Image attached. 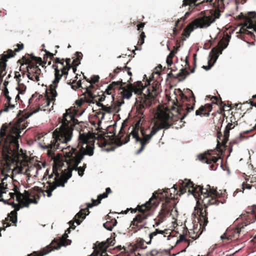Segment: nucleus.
<instances>
[{
	"mask_svg": "<svg viewBox=\"0 0 256 256\" xmlns=\"http://www.w3.org/2000/svg\"><path fill=\"white\" fill-rule=\"evenodd\" d=\"M174 94L178 96L176 102L174 103L176 107L174 106L172 112L167 108H159L154 116L155 120L153 122L152 126H149L146 128H141L140 132L142 138L138 136V128L133 127L130 134L136 142L140 143V148L137 151L136 154H140L149 143L152 138L160 130L168 129L170 127L176 124L178 122V126L181 128L184 123L183 119L194 110L196 98L192 90H187V95H185L180 88L174 90Z\"/></svg>",
	"mask_w": 256,
	"mask_h": 256,
	"instance_id": "nucleus-1",
	"label": "nucleus"
},
{
	"mask_svg": "<svg viewBox=\"0 0 256 256\" xmlns=\"http://www.w3.org/2000/svg\"><path fill=\"white\" fill-rule=\"evenodd\" d=\"M117 224V221L115 218H114L113 220H111V221H106L105 223L104 224V227L108 230H112V228L114 226H116Z\"/></svg>",
	"mask_w": 256,
	"mask_h": 256,
	"instance_id": "nucleus-39",
	"label": "nucleus"
},
{
	"mask_svg": "<svg viewBox=\"0 0 256 256\" xmlns=\"http://www.w3.org/2000/svg\"><path fill=\"white\" fill-rule=\"evenodd\" d=\"M212 110V106L210 104L202 106L198 110L196 111V116H209L210 112Z\"/></svg>",
	"mask_w": 256,
	"mask_h": 256,
	"instance_id": "nucleus-30",
	"label": "nucleus"
},
{
	"mask_svg": "<svg viewBox=\"0 0 256 256\" xmlns=\"http://www.w3.org/2000/svg\"><path fill=\"white\" fill-rule=\"evenodd\" d=\"M174 50H172L170 52V53L168 56L167 58H166V61L167 64L168 66H170L172 64V58L174 57V54L177 52L176 48L175 46H174Z\"/></svg>",
	"mask_w": 256,
	"mask_h": 256,
	"instance_id": "nucleus-41",
	"label": "nucleus"
},
{
	"mask_svg": "<svg viewBox=\"0 0 256 256\" xmlns=\"http://www.w3.org/2000/svg\"><path fill=\"white\" fill-rule=\"evenodd\" d=\"M14 208L16 210H12L8 215V217L4 220L3 224L4 228L10 226L12 222L14 226H16L17 222V212L16 211L18 210L20 208V206L18 204H14Z\"/></svg>",
	"mask_w": 256,
	"mask_h": 256,
	"instance_id": "nucleus-23",
	"label": "nucleus"
},
{
	"mask_svg": "<svg viewBox=\"0 0 256 256\" xmlns=\"http://www.w3.org/2000/svg\"><path fill=\"white\" fill-rule=\"evenodd\" d=\"M220 12L218 8L210 11V15L200 16L190 23L184 30L182 36L188 38L190 32L196 28H206L214 22L216 19L219 18Z\"/></svg>",
	"mask_w": 256,
	"mask_h": 256,
	"instance_id": "nucleus-7",
	"label": "nucleus"
},
{
	"mask_svg": "<svg viewBox=\"0 0 256 256\" xmlns=\"http://www.w3.org/2000/svg\"><path fill=\"white\" fill-rule=\"evenodd\" d=\"M107 133L101 132V133L98 136V144L100 147H105L108 145H110L112 143H114L118 146H122L124 144H126L128 142L130 136H127L126 138V140L123 142L121 140L120 135L123 133L122 128L120 129L118 135L116 136L114 126H109L108 128Z\"/></svg>",
	"mask_w": 256,
	"mask_h": 256,
	"instance_id": "nucleus-9",
	"label": "nucleus"
},
{
	"mask_svg": "<svg viewBox=\"0 0 256 256\" xmlns=\"http://www.w3.org/2000/svg\"><path fill=\"white\" fill-rule=\"evenodd\" d=\"M18 62L20 64V71H22L23 70H26V66H28V64L26 62H25V61L24 60H23V57L21 59L19 60Z\"/></svg>",
	"mask_w": 256,
	"mask_h": 256,
	"instance_id": "nucleus-49",
	"label": "nucleus"
},
{
	"mask_svg": "<svg viewBox=\"0 0 256 256\" xmlns=\"http://www.w3.org/2000/svg\"><path fill=\"white\" fill-rule=\"evenodd\" d=\"M211 100H212V103H213V104H220V106H222V104H224L223 102L222 101V99L220 98H218L216 96H213Z\"/></svg>",
	"mask_w": 256,
	"mask_h": 256,
	"instance_id": "nucleus-48",
	"label": "nucleus"
},
{
	"mask_svg": "<svg viewBox=\"0 0 256 256\" xmlns=\"http://www.w3.org/2000/svg\"><path fill=\"white\" fill-rule=\"evenodd\" d=\"M145 24L144 22H140V24L137 25L138 30H141L144 27Z\"/></svg>",
	"mask_w": 256,
	"mask_h": 256,
	"instance_id": "nucleus-63",
	"label": "nucleus"
},
{
	"mask_svg": "<svg viewBox=\"0 0 256 256\" xmlns=\"http://www.w3.org/2000/svg\"><path fill=\"white\" fill-rule=\"evenodd\" d=\"M75 56H76V58L79 61H80L82 58V54L81 52H76L75 53Z\"/></svg>",
	"mask_w": 256,
	"mask_h": 256,
	"instance_id": "nucleus-57",
	"label": "nucleus"
},
{
	"mask_svg": "<svg viewBox=\"0 0 256 256\" xmlns=\"http://www.w3.org/2000/svg\"><path fill=\"white\" fill-rule=\"evenodd\" d=\"M190 73L186 70V69L182 68L180 71L176 76V78H178L180 81H182L185 79L186 76L189 75Z\"/></svg>",
	"mask_w": 256,
	"mask_h": 256,
	"instance_id": "nucleus-40",
	"label": "nucleus"
},
{
	"mask_svg": "<svg viewBox=\"0 0 256 256\" xmlns=\"http://www.w3.org/2000/svg\"><path fill=\"white\" fill-rule=\"evenodd\" d=\"M23 60L28 64L26 68V69L27 77L31 80L34 82H38L41 76H42L39 65L31 58V56H28L26 54L23 56Z\"/></svg>",
	"mask_w": 256,
	"mask_h": 256,
	"instance_id": "nucleus-13",
	"label": "nucleus"
},
{
	"mask_svg": "<svg viewBox=\"0 0 256 256\" xmlns=\"http://www.w3.org/2000/svg\"><path fill=\"white\" fill-rule=\"evenodd\" d=\"M56 64H53L52 68L54 70V79L52 81V84L49 86L50 92L47 93L46 96V99L44 100V106L42 108L38 106V108L34 110L32 112L28 114V117L32 115L34 113H36L40 110H50V108H48V107L50 102H54L56 100V97L58 96L57 92L56 90L58 87V83L60 82V68H58V66Z\"/></svg>",
	"mask_w": 256,
	"mask_h": 256,
	"instance_id": "nucleus-10",
	"label": "nucleus"
},
{
	"mask_svg": "<svg viewBox=\"0 0 256 256\" xmlns=\"http://www.w3.org/2000/svg\"><path fill=\"white\" fill-rule=\"evenodd\" d=\"M250 101L252 106L256 107V94L253 96L252 100H250Z\"/></svg>",
	"mask_w": 256,
	"mask_h": 256,
	"instance_id": "nucleus-59",
	"label": "nucleus"
},
{
	"mask_svg": "<svg viewBox=\"0 0 256 256\" xmlns=\"http://www.w3.org/2000/svg\"><path fill=\"white\" fill-rule=\"evenodd\" d=\"M246 20H248L250 23L248 28H252L253 30L256 32V12H250L249 16L246 17Z\"/></svg>",
	"mask_w": 256,
	"mask_h": 256,
	"instance_id": "nucleus-34",
	"label": "nucleus"
},
{
	"mask_svg": "<svg viewBox=\"0 0 256 256\" xmlns=\"http://www.w3.org/2000/svg\"><path fill=\"white\" fill-rule=\"evenodd\" d=\"M80 64V61L78 60L76 58L74 59L72 62V66H78Z\"/></svg>",
	"mask_w": 256,
	"mask_h": 256,
	"instance_id": "nucleus-64",
	"label": "nucleus"
},
{
	"mask_svg": "<svg viewBox=\"0 0 256 256\" xmlns=\"http://www.w3.org/2000/svg\"><path fill=\"white\" fill-rule=\"evenodd\" d=\"M242 218L246 224H250L256 220V205H253L250 212L242 214Z\"/></svg>",
	"mask_w": 256,
	"mask_h": 256,
	"instance_id": "nucleus-24",
	"label": "nucleus"
},
{
	"mask_svg": "<svg viewBox=\"0 0 256 256\" xmlns=\"http://www.w3.org/2000/svg\"><path fill=\"white\" fill-rule=\"evenodd\" d=\"M136 246L138 248L144 249L146 248L145 244V241L142 238H138L136 241Z\"/></svg>",
	"mask_w": 256,
	"mask_h": 256,
	"instance_id": "nucleus-46",
	"label": "nucleus"
},
{
	"mask_svg": "<svg viewBox=\"0 0 256 256\" xmlns=\"http://www.w3.org/2000/svg\"><path fill=\"white\" fill-rule=\"evenodd\" d=\"M182 241H187V240H186V238H185V235H184V232H183V234H181L180 236V239L177 240L176 243L178 244V243H179V242H182Z\"/></svg>",
	"mask_w": 256,
	"mask_h": 256,
	"instance_id": "nucleus-60",
	"label": "nucleus"
},
{
	"mask_svg": "<svg viewBox=\"0 0 256 256\" xmlns=\"http://www.w3.org/2000/svg\"><path fill=\"white\" fill-rule=\"evenodd\" d=\"M52 172L56 175V177L54 178V181L52 182H48V186L47 187V190L46 192L47 193V196L48 197H50L52 195V192L56 189L58 186H64V184L68 181V180L71 178V172L70 171L68 173V175L66 178H62V177L60 175V173L58 172V170L56 167V166H54L52 168Z\"/></svg>",
	"mask_w": 256,
	"mask_h": 256,
	"instance_id": "nucleus-15",
	"label": "nucleus"
},
{
	"mask_svg": "<svg viewBox=\"0 0 256 256\" xmlns=\"http://www.w3.org/2000/svg\"><path fill=\"white\" fill-rule=\"evenodd\" d=\"M233 112L231 113L232 116L230 118L229 122L238 125V119L236 118L235 116L233 114Z\"/></svg>",
	"mask_w": 256,
	"mask_h": 256,
	"instance_id": "nucleus-53",
	"label": "nucleus"
},
{
	"mask_svg": "<svg viewBox=\"0 0 256 256\" xmlns=\"http://www.w3.org/2000/svg\"><path fill=\"white\" fill-rule=\"evenodd\" d=\"M195 211L196 212V214L198 215V223L199 228H198V224L194 226L193 230H190V231H188V228H186V234L188 232V235L190 238L192 239L196 240L198 238L202 232L203 231L205 230L206 226L207 225L208 221V212L206 210L204 209L202 207L195 208Z\"/></svg>",
	"mask_w": 256,
	"mask_h": 256,
	"instance_id": "nucleus-11",
	"label": "nucleus"
},
{
	"mask_svg": "<svg viewBox=\"0 0 256 256\" xmlns=\"http://www.w3.org/2000/svg\"><path fill=\"white\" fill-rule=\"evenodd\" d=\"M175 200L174 196H172V194L170 192L169 188L159 189L155 191L149 200L144 204L138 205L136 208H129L132 213H136L137 211L140 212L133 219L130 226L132 229H136L134 232L146 228L147 224L146 220L150 215V211L156 208L160 202L161 208L156 218L154 219L156 222L153 225L154 227L160 225L167 217L176 216L178 211Z\"/></svg>",
	"mask_w": 256,
	"mask_h": 256,
	"instance_id": "nucleus-2",
	"label": "nucleus"
},
{
	"mask_svg": "<svg viewBox=\"0 0 256 256\" xmlns=\"http://www.w3.org/2000/svg\"><path fill=\"white\" fill-rule=\"evenodd\" d=\"M15 108V104H12L11 102H6L4 104V108L3 109H2L0 111V112H8L10 110H13Z\"/></svg>",
	"mask_w": 256,
	"mask_h": 256,
	"instance_id": "nucleus-42",
	"label": "nucleus"
},
{
	"mask_svg": "<svg viewBox=\"0 0 256 256\" xmlns=\"http://www.w3.org/2000/svg\"><path fill=\"white\" fill-rule=\"evenodd\" d=\"M18 188L16 186H14V193H10V196L14 198L16 195V200L20 203L22 207H28L30 204H38V199H39L40 196L34 190H24V193H21L18 191Z\"/></svg>",
	"mask_w": 256,
	"mask_h": 256,
	"instance_id": "nucleus-12",
	"label": "nucleus"
},
{
	"mask_svg": "<svg viewBox=\"0 0 256 256\" xmlns=\"http://www.w3.org/2000/svg\"><path fill=\"white\" fill-rule=\"evenodd\" d=\"M236 124L228 122L224 132V134L220 132H218V144L216 148L220 150V147L224 148L226 147V144L228 140L230 130L234 128Z\"/></svg>",
	"mask_w": 256,
	"mask_h": 256,
	"instance_id": "nucleus-17",
	"label": "nucleus"
},
{
	"mask_svg": "<svg viewBox=\"0 0 256 256\" xmlns=\"http://www.w3.org/2000/svg\"><path fill=\"white\" fill-rule=\"evenodd\" d=\"M243 189L246 188L248 190H254V184H248L247 182H244L242 184Z\"/></svg>",
	"mask_w": 256,
	"mask_h": 256,
	"instance_id": "nucleus-54",
	"label": "nucleus"
},
{
	"mask_svg": "<svg viewBox=\"0 0 256 256\" xmlns=\"http://www.w3.org/2000/svg\"><path fill=\"white\" fill-rule=\"evenodd\" d=\"M69 67H65L63 66L60 68V80L62 78V76H64L66 78L68 73V71L70 68H68Z\"/></svg>",
	"mask_w": 256,
	"mask_h": 256,
	"instance_id": "nucleus-44",
	"label": "nucleus"
},
{
	"mask_svg": "<svg viewBox=\"0 0 256 256\" xmlns=\"http://www.w3.org/2000/svg\"><path fill=\"white\" fill-rule=\"evenodd\" d=\"M20 76L21 74L19 73V72H15V78H16V81L18 82V84L20 85V82L21 81V79L20 78Z\"/></svg>",
	"mask_w": 256,
	"mask_h": 256,
	"instance_id": "nucleus-58",
	"label": "nucleus"
},
{
	"mask_svg": "<svg viewBox=\"0 0 256 256\" xmlns=\"http://www.w3.org/2000/svg\"><path fill=\"white\" fill-rule=\"evenodd\" d=\"M126 84V82H122V80L120 78L117 82H112L110 84L104 92L108 95H111V98L112 99V101L114 100V93H115V90H118V91L121 90L122 89L123 86Z\"/></svg>",
	"mask_w": 256,
	"mask_h": 256,
	"instance_id": "nucleus-20",
	"label": "nucleus"
},
{
	"mask_svg": "<svg viewBox=\"0 0 256 256\" xmlns=\"http://www.w3.org/2000/svg\"><path fill=\"white\" fill-rule=\"evenodd\" d=\"M194 8H190V6H189L188 10L190 12H186L184 17H182L180 20H178L176 21V24H175L176 27L173 29L172 34H173L174 36H176L178 34V33L179 32L180 30V28L182 27V23L180 24V22H184V20H186V19L190 16V12L192 11Z\"/></svg>",
	"mask_w": 256,
	"mask_h": 256,
	"instance_id": "nucleus-29",
	"label": "nucleus"
},
{
	"mask_svg": "<svg viewBox=\"0 0 256 256\" xmlns=\"http://www.w3.org/2000/svg\"><path fill=\"white\" fill-rule=\"evenodd\" d=\"M145 38H146V36H145L144 32H142L140 34V38L138 42V44L140 45V46L142 44L144 43Z\"/></svg>",
	"mask_w": 256,
	"mask_h": 256,
	"instance_id": "nucleus-51",
	"label": "nucleus"
},
{
	"mask_svg": "<svg viewBox=\"0 0 256 256\" xmlns=\"http://www.w3.org/2000/svg\"><path fill=\"white\" fill-rule=\"evenodd\" d=\"M94 136L90 132L86 133L80 131L78 136V143L76 147L68 146L64 148H60L64 154L66 162L68 165V171L62 172L61 176L64 178L67 177L70 171L72 175L73 170H78V175H84L86 164L83 167H78V164L84 158V155L92 156L94 154Z\"/></svg>",
	"mask_w": 256,
	"mask_h": 256,
	"instance_id": "nucleus-3",
	"label": "nucleus"
},
{
	"mask_svg": "<svg viewBox=\"0 0 256 256\" xmlns=\"http://www.w3.org/2000/svg\"><path fill=\"white\" fill-rule=\"evenodd\" d=\"M132 84L133 85L132 90L138 96L144 94V93H142V90L146 86H147L146 84L144 85L141 81H137L134 84Z\"/></svg>",
	"mask_w": 256,
	"mask_h": 256,
	"instance_id": "nucleus-32",
	"label": "nucleus"
},
{
	"mask_svg": "<svg viewBox=\"0 0 256 256\" xmlns=\"http://www.w3.org/2000/svg\"><path fill=\"white\" fill-rule=\"evenodd\" d=\"M122 70H123L122 68L118 66L116 67V68L113 70L112 72L109 74L110 80H114L116 76Z\"/></svg>",
	"mask_w": 256,
	"mask_h": 256,
	"instance_id": "nucleus-43",
	"label": "nucleus"
},
{
	"mask_svg": "<svg viewBox=\"0 0 256 256\" xmlns=\"http://www.w3.org/2000/svg\"><path fill=\"white\" fill-rule=\"evenodd\" d=\"M164 234V232L162 230H160L158 229H156V230L152 232H151L150 234H149V238H150V241L147 242H146V244H150L151 243V240H152V238H154V236H156L158 234Z\"/></svg>",
	"mask_w": 256,
	"mask_h": 256,
	"instance_id": "nucleus-45",
	"label": "nucleus"
},
{
	"mask_svg": "<svg viewBox=\"0 0 256 256\" xmlns=\"http://www.w3.org/2000/svg\"><path fill=\"white\" fill-rule=\"evenodd\" d=\"M112 108L111 106H107L104 105L102 108L100 109V111L97 112V116L101 120H103L104 118L105 113H111Z\"/></svg>",
	"mask_w": 256,
	"mask_h": 256,
	"instance_id": "nucleus-36",
	"label": "nucleus"
},
{
	"mask_svg": "<svg viewBox=\"0 0 256 256\" xmlns=\"http://www.w3.org/2000/svg\"><path fill=\"white\" fill-rule=\"evenodd\" d=\"M44 51L46 52V54L43 57V60H42L40 57L34 56L32 54H28V56H31L32 60H34L36 64H38L39 66H42L44 67L43 64H46L48 58L50 60H50H52L53 61L54 58L53 56L52 53L46 50H44Z\"/></svg>",
	"mask_w": 256,
	"mask_h": 256,
	"instance_id": "nucleus-22",
	"label": "nucleus"
},
{
	"mask_svg": "<svg viewBox=\"0 0 256 256\" xmlns=\"http://www.w3.org/2000/svg\"><path fill=\"white\" fill-rule=\"evenodd\" d=\"M88 213L89 210L88 208L82 209L78 213H77L74 216V220H70L68 222L70 228L67 230L68 232H70V228L73 230L75 229L76 226L74 224V222H76L78 225L80 224L82 221L80 220L79 219H84L86 218V215L88 214Z\"/></svg>",
	"mask_w": 256,
	"mask_h": 256,
	"instance_id": "nucleus-21",
	"label": "nucleus"
},
{
	"mask_svg": "<svg viewBox=\"0 0 256 256\" xmlns=\"http://www.w3.org/2000/svg\"><path fill=\"white\" fill-rule=\"evenodd\" d=\"M133 85L132 84H128L126 86H123L121 90L120 94L123 98L129 99L132 96V93L134 92L132 90Z\"/></svg>",
	"mask_w": 256,
	"mask_h": 256,
	"instance_id": "nucleus-31",
	"label": "nucleus"
},
{
	"mask_svg": "<svg viewBox=\"0 0 256 256\" xmlns=\"http://www.w3.org/2000/svg\"><path fill=\"white\" fill-rule=\"evenodd\" d=\"M242 214L240 216V218H237L236 220L240 222L238 226H235L229 227L227 228L226 232L220 236L221 239L224 241V240H238L242 231V230L245 226L248 225L246 224L242 218Z\"/></svg>",
	"mask_w": 256,
	"mask_h": 256,
	"instance_id": "nucleus-14",
	"label": "nucleus"
},
{
	"mask_svg": "<svg viewBox=\"0 0 256 256\" xmlns=\"http://www.w3.org/2000/svg\"><path fill=\"white\" fill-rule=\"evenodd\" d=\"M20 85L19 84H18V92L20 94H23L24 92L26 90V86L23 84H21L20 82Z\"/></svg>",
	"mask_w": 256,
	"mask_h": 256,
	"instance_id": "nucleus-52",
	"label": "nucleus"
},
{
	"mask_svg": "<svg viewBox=\"0 0 256 256\" xmlns=\"http://www.w3.org/2000/svg\"><path fill=\"white\" fill-rule=\"evenodd\" d=\"M178 185V190L176 184H174L172 188H174V192H176V195L180 196L186 193L187 190L188 194H190L194 184L190 180L186 178L184 180H180Z\"/></svg>",
	"mask_w": 256,
	"mask_h": 256,
	"instance_id": "nucleus-19",
	"label": "nucleus"
},
{
	"mask_svg": "<svg viewBox=\"0 0 256 256\" xmlns=\"http://www.w3.org/2000/svg\"><path fill=\"white\" fill-rule=\"evenodd\" d=\"M75 78H76V80H73L72 82L70 80V82L68 83L69 84L71 85V88L74 90H76L80 88H84V87L82 86L81 80H79L76 82V80L78 79L77 75L76 76Z\"/></svg>",
	"mask_w": 256,
	"mask_h": 256,
	"instance_id": "nucleus-38",
	"label": "nucleus"
},
{
	"mask_svg": "<svg viewBox=\"0 0 256 256\" xmlns=\"http://www.w3.org/2000/svg\"><path fill=\"white\" fill-rule=\"evenodd\" d=\"M64 58H54V62L55 64H60L62 67L64 66L65 65L64 64Z\"/></svg>",
	"mask_w": 256,
	"mask_h": 256,
	"instance_id": "nucleus-50",
	"label": "nucleus"
},
{
	"mask_svg": "<svg viewBox=\"0 0 256 256\" xmlns=\"http://www.w3.org/2000/svg\"><path fill=\"white\" fill-rule=\"evenodd\" d=\"M145 80H146L145 84H146V86H148V85H150V82L152 81V78H150L149 80H148L146 76L144 74V76L143 81H144Z\"/></svg>",
	"mask_w": 256,
	"mask_h": 256,
	"instance_id": "nucleus-62",
	"label": "nucleus"
},
{
	"mask_svg": "<svg viewBox=\"0 0 256 256\" xmlns=\"http://www.w3.org/2000/svg\"><path fill=\"white\" fill-rule=\"evenodd\" d=\"M106 93L102 92V95L100 96V95L96 96L97 97L95 98L96 100H92V99H90L88 100V102L90 103H93L94 104L95 102H96V105L99 106L101 107V108H102V106H104L102 104L100 103L101 102L104 101L106 98Z\"/></svg>",
	"mask_w": 256,
	"mask_h": 256,
	"instance_id": "nucleus-37",
	"label": "nucleus"
},
{
	"mask_svg": "<svg viewBox=\"0 0 256 256\" xmlns=\"http://www.w3.org/2000/svg\"><path fill=\"white\" fill-rule=\"evenodd\" d=\"M254 132V134H256V124L254 125V126H253V128L250 129L249 130H246L244 132V134H248L250 132Z\"/></svg>",
	"mask_w": 256,
	"mask_h": 256,
	"instance_id": "nucleus-61",
	"label": "nucleus"
},
{
	"mask_svg": "<svg viewBox=\"0 0 256 256\" xmlns=\"http://www.w3.org/2000/svg\"><path fill=\"white\" fill-rule=\"evenodd\" d=\"M64 240H62L60 242L53 240L50 244L42 248L40 251H35L27 256H44L54 250L60 248L62 246H64Z\"/></svg>",
	"mask_w": 256,
	"mask_h": 256,
	"instance_id": "nucleus-18",
	"label": "nucleus"
},
{
	"mask_svg": "<svg viewBox=\"0 0 256 256\" xmlns=\"http://www.w3.org/2000/svg\"><path fill=\"white\" fill-rule=\"evenodd\" d=\"M66 62L65 67H69V68H71L72 67V63H71V60L70 58H66L64 59Z\"/></svg>",
	"mask_w": 256,
	"mask_h": 256,
	"instance_id": "nucleus-55",
	"label": "nucleus"
},
{
	"mask_svg": "<svg viewBox=\"0 0 256 256\" xmlns=\"http://www.w3.org/2000/svg\"><path fill=\"white\" fill-rule=\"evenodd\" d=\"M74 110L69 108L66 110L62 118H59L61 125L52 132V140L50 144L44 146L48 149V155L54 157L55 152L58 149L64 148L63 144H67L72 137L74 127L78 124V120L74 118Z\"/></svg>",
	"mask_w": 256,
	"mask_h": 256,
	"instance_id": "nucleus-4",
	"label": "nucleus"
},
{
	"mask_svg": "<svg viewBox=\"0 0 256 256\" xmlns=\"http://www.w3.org/2000/svg\"><path fill=\"white\" fill-rule=\"evenodd\" d=\"M111 192V189L110 188H107L105 192L100 194L98 196L97 200L92 199V203L87 204V208L88 209V208H91L94 206H98V204L100 203V202L102 198H107L108 194Z\"/></svg>",
	"mask_w": 256,
	"mask_h": 256,
	"instance_id": "nucleus-28",
	"label": "nucleus"
},
{
	"mask_svg": "<svg viewBox=\"0 0 256 256\" xmlns=\"http://www.w3.org/2000/svg\"><path fill=\"white\" fill-rule=\"evenodd\" d=\"M150 254L152 256H160L161 254L156 250H152L150 252Z\"/></svg>",
	"mask_w": 256,
	"mask_h": 256,
	"instance_id": "nucleus-56",
	"label": "nucleus"
},
{
	"mask_svg": "<svg viewBox=\"0 0 256 256\" xmlns=\"http://www.w3.org/2000/svg\"><path fill=\"white\" fill-rule=\"evenodd\" d=\"M190 194H192L195 198L201 200L204 206V209L205 210L210 205L218 206L220 203L224 204L225 202V200H218V198L224 197V194H220L216 188L209 184L203 188L200 186H195L194 184Z\"/></svg>",
	"mask_w": 256,
	"mask_h": 256,
	"instance_id": "nucleus-6",
	"label": "nucleus"
},
{
	"mask_svg": "<svg viewBox=\"0 0 256 256\" xmlns=\"http://www.w3.org/2000/svg\"><path fill=\"white\" fill-rule=\"evenodd\" d=\"M84 78L86 80V82H90L94 84L98 82L100 80V76L98 75L92 76L90 80H89L86 76H84Z\"/></svg>",
	"mask_w": 256,
	"mask_h": 256,
	"instance_id": "nucleus-47",
	"label": "nucleus"
},
{
	"mask_svg": "<svg viewBox=\"0 0 256 256\" xmlns=\"http://www.w3.org/2000/svg\"><path fill=\"white\" fill-rule=\"evenodd\" d=\"M248 16H249V12L247 14H244L243 13L241 12L239 16H238L236 18V19L238 20H244L248 24L246 28H244V27L241 28L240 30V33L241 34L248 35V36H250V38H253L255 37L254 34H253L252 32H250L247 30V28H248V27L250 26V23L248 22V20H246V17ZM249 29H252V28H249ZM252 29L253 28H252Z\"/></svg>",
	"mask_w": 256,
	"mask_h": 256,
	"instance_id": "nucleus-26",
	"label": "nucleus"
},
{
	"mask_svg": "<svg viewBox=\"0 0 256 256\" xmlns=\"http://www.w3.org/2000/svg\"><path fill=\"white\" fill-rule=\"evenodd\" d=\"M198 158L201 162H206L208 164L216 163L220 158L218 155L216 156H214L211 155L210 154L206 153L198 155Z\"/></svg>",
	"mask_w": 256,
	"mask_h": 256,
	"instance_id": "nucleus-27",
	"label": "nucleus"
},
{
	"mask_svg": "<svg viewBox=\"0 0 256 256\" xmlns=\"http://www.w3.org/2000/svg\"><path fill=\"white\" fill-rule=\"evenodd\" d=\"M12 55L11 54L10 56L6 57L5 55L2 56V58L0 60V78L2 79L3 77L6 74V58L12 56Z\"/></svg>",
	"mask_w": 256,
	"mask_h": 256,
	"instance_id": "nucleus-33",
	"label": "nucleus"
},
{
	"mask_svg": "<svg viewBox=\"0 0 256 256\" xmlns=\"http://www.w3.org/2000/svg\"><path fill=\"white\" fill-rule=\"evenodd\" d=\"M88 82L89 84V85L88 86H86V87H84L82 88L86 90L85 92L88 94V96L90 99L96 100L95 98L97 96L94 94L92 92V89L94 88V86L93 85L94 84L90 82Z\"/></svg>",
	"mask_w": 256,
	"mask_h": 256,
	"instance_id": "nucleus-35",
	"label": "nucleus"
},
{
	"mask_svg": "<svg viewBox=\"0 0 256 256\" xmlns=\"http://www.w3.org/2000/svg\"><path fill=\"white\" fill-rule=\"evenodd\" d=\"M248 16H249V12L247 14H244L243 13L241 12L239 16H238L236 18V19L238 20H244L248 24L246 28H244V27L241 28L240 30V33L241 34L248 35V36H250V38H253L255 37L254 34H253L252 32H250L247 30V28H248V27L250 26V23L248 22V20H246V17ZM249 29H252V28H249ZM252 29L253 28H252Z\"/></svg>",
	"mask_w": 256,
	"mask_h": 256,
	"instance_id": "nucleus-25",
	"label": "nucleus"
},
{
	"mask_svg": "<svg viewBox=\"0 0 256 256\" xmlns=\"http://www.w3.org/2000/svg\"><path fill=\"white\" fill-rule=\"evenodd\" d=\"M160 84L157 81H154L146 94L139 95L136 99V110L138 114H142L146 108H150L152 101L160 92Z\"/></svg>",
	"mask_w": 256,
	"mask_h": 256,
	"instance_id": "nucleus-8",
	"label": "nucleus"
},
{
	"mask_svg": "<svg viewBox=\"0 0 256 256\" xmlns=\"http://www.w3.org/2000/svg\"><path fill=\"white\" fill-rule=\"evenodd\" d=\"M230 36L226 34V36L224 38V39L218 42L219 47H215L210 52V56H211L210 59L208 60V65L207 66H204L202 68L208 70H209L213 64H211L210 62L211 60L212 59L214 60V62H215L219 54H222V50L226 48L228 44V42L230 41Z\"/></svg>",
	"mask_w": 256,
	"mask_h": 256,
	"instance_id": "nucleus-16",
	"label": "nucleus"
},
{
	"mask_svg": "<svg viewBox=\"0 0 256 256\" xmlns=\"http://www.w3.org/2000/svg\"><path fill=\"white\" fill-rule=\"evenodd\" d=\"M24 128H20V125L11 126L6 123L2 125L0 130V137L6 138L9 144H6L3 148V152L8 156H13L16 154L19 148L18 139L20 137L21 131Z\"/></svg>",
	"mask_w": 256,
	"mask_h": 256,
	"instance_id": "nucleus-5",
	"label": "nucleus"
}]
</instances>
